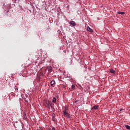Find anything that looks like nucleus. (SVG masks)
<instances>
[{"instance_id":"f257e3e1","label":"nucleus","mask_w":130,"mask_h":130,"mask_svg":"<svg viewBox=\"0 0 130 130\" xmlns=\"http://www.w3.org/2000/svg\"><path fill=\"white\" fill-rule=\"evenodd\" d=\"M47 69L49 72V73H51L52 72V67L51 66H48Z\"/></svg>"},{"instance_id":"1a4fd4ad","label":"nucleus","mask_w":130,"mask_h":130,"mask_svg":"<svg viewBox=\"0 0 130 130\" xmlns=\"http://www.w3.org/2000/svg\"><path fill=\"white\" fill-rule=\"evenodd\" d=\"M109 72L111 74H115V71L113 69L110 70Z\"/></svg>"},{"instance_id":"20e7f679","label":"nucleus","mask_w":130,"mask_h":130,"mask_svg":"<svg viewBox=\"0 0 130 130\" xmlns=\"http://www.w3.org/2000/svg\"><path fill=\"white\" fill-rule=\"evenodd\" d=\"M45 106H47L48 107H49V108L50 107V103H49V102H46V103H45Z\"/></svg>"},{"instance_id":"9d476101","label":"nucleus","mask_w":130,"mask_h":130,"mask_svg":"<svg viewBox=\"0 0 130 130\" xmlns=\"http://www.w3.org/2000/svg\"><path fill=\"white\" fill-rule=\"evenodd\" d=\"M52 102H53V103H56V98H55V97H54L53 98Z\"/></svg>"},{"instance_id":"7ed1b4c3","label":"nucleus","mask_w":130,"mask_h":130,"mask_svg":"<svg viewBox=\"0 0 130 130\" xmlns=\"http://www.w3.org/2000/svg\"><path fill=\"white\" fill-rule=\"evenodd\" d=\"M64 116H69V113L67 112V109L63 111Z\"/></svg>"},{"instance_id":"f03ea898","label":"nucleus","mask_w":130,"mask_h":130,"mask_svg":"<svg viewBox=\"0 0 130 130\" xmlns=\"http://www.w3.org/2000/svg\"><path fill=\"white\" fill-rule=\"evenodd\" d=\"M87 31H88V32H90V33H93V32H94L93 29H92V28H90V27L89 26L87 27Z\"/></svg>"},{"instance_id":"423d86ee","label":"nucleus","mask_w":130,"mask_h":130,"mask_svg":"<svg viewBox=\"0 0 130 130\" xmlns=\"http://www.w3.org/2000/svg\"><path fill=\"white\" fill-rule=\"evenodd\" d=\"M70 24L71 25H72V26H73V27H75V26H76V22H75L74 21H71L70 22Z\"/></svg>"},{"instance_id":"0eeeda50","label":"nucleus","mask_w":130,"mask_h":130,"mask_svg":"<svg viewBox=\"0 0 130 130\" xmlns=\"http://www.w3.org/2000/svg\"><path fill=\"white\" fill-rule=\"evenodd\" d=\"M14 89H15V92L17 93L18 92V90L19 89V86H18L17 85L15 86L14 87Z\"/></svg>"},{"instance_id":"2eb2a0df","label":"nucleus","mask_w":130,"mask_h":130,"mask_svg":"<svg viewBox=\"0 0 130 130\" xmlns=\"http://www.w3.org/2000/svg\"><path fill=\"white\" fill-rule=\"evenodd\" d=\"M76 102H78V101H75V103H76Z\"/></svg>"},{"instance_id":"ddd939ff","label":"nucleus","mask_w":130,"mask_h":130,"mask_svg":"<svg viewBox=\"0 0 130 130\" xmlns=\"http://www.w3.org/2000/svg\"><path fill=\"white\" fill-rule=\"evenodd\" d=\"M71 87H72V90H75V88H76V86L72 85Z\"/></svg>"},{"instance_id":"4468645a","label":"nucleus","mask_w":130,"mask_h":130,"mask_svg":"<svg viewBox=\"0 0 130 130\" xmlns=\"http://www.w3.org/2000/svg\"><path fill=\"white\" fill-rule=\"evenodd\" d=\"M52 130H55V128L54 127H52Z\"/></svg>"},{"instance_id":"f8f14e48","label":"nucleus","mask_w":130,"mask_h":130,"mask_svg":"<svg viewBox=\"0 0 130 130\" xmlns=\"http://www.w3.org/2000/svg\"><path fill=\"white\" fill-rule=\"evenodd\" d=\"M125 127H126V128L127 129H130V126H129V125H126L125 126Z\"/></svg>"},{"instance_id":"9b49d317","label":"nucleus","mask_w":130,"mask_h":130,"mask_svg":"<svg viewBox=\"0 0 130 130\" xmlns=\"http://www.w3.org/2000/svg\"><path fill=\"white\" fill-rule=\"evenodd\" d=\"M117 14H118V15H124V12H121L120 11H118L117 12Z\"/></svg>"},{"instance_id":"6e6552de","label":"nucleus","mask_w":130,"mask_h":130,"mask_svg":"<svg viewBox=\"0 0 130 130\" xmlns=\"http://www.w3.org/2000/svg\"><path fill=\"white\" fill-rule=\"evenodd\" d=\"M99 108V107L97 105L94 106L92 108V110H93L94 109H98Z\"/></svg>"},{"instance_id":"39448f33","label":"nucleus","mask_w":130,"mask_h":130,"mask_svg":"<svg viewBox=\"0 0 130 130\" xmlns=\"http://www.w3.org/2000/svg\"><path fill=\"white\" fill-rule=\"evenodd\" d=\"M51 84V87H53V86H54V85H55V81L54 80H52L51 82H50Z\"/></svg>"}]
</instances>
